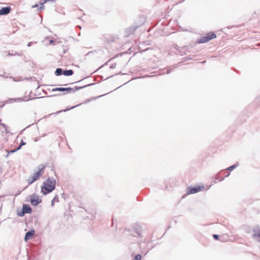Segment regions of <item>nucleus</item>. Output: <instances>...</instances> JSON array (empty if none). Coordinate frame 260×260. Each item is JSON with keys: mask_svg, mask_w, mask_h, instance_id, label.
I'll list each match as a JSON object with an SVG mask.
<instances>
[{"mask_svg": "<svg viewBox=\"0 0 260 260\" xmlns=\"http://www.w3.org/2000/svg\"><path fill=\"white\" fill-rule=\"evenodd\" d=\"M142 258V256L140 254H138L135 256L133 259L134 260H141Z\"/></svg>", "mask_w": 260, "mask_h": 260, "instance_id": "6ab92c4d", "label": "nucleus"}, {"mask_svg": "<svg viewBox=\"0 0 260 260\" xmlns=\"http://www.w3.org/2000/svg\"><path fill=\"white\" fill-rule=\"evenodd\" d=\"M8 55L13 56V55H14V54H12V53H10V52H9L8 54Z\"/></svg>", "mask_w": 260, "mask_h": 260, "instance_id": "2f4dec72", "label": "nucleus"}, {"mask_svg": "<svg viewBox=\"0 0 260 260\" xmlns=\"http://www.w3.org/2000/svg\"><path fill=\"white\" fill-rule=\"evenodd\" d=\"M81 81V80L79 81H78L77 82H78V83H79V82H80Z\"/></svg>", "mask_w": 260, "mask_h": 260, "instance_id": "c9c22d12", "label": "nucleus"}, {"mask_svg": "<svg viewBox=\"0 0 260 260\" xmlns=\"http://www.w3.org/2000/svg\"><path fill=\"white\" fill-rule=\"evenodd\" d=\"M14 55H18V56H20L21 54L18 52H15L14 54Z\"/></svg>", "mask_w": 260, "mask_h": 260, "instance_id": "cd10ccee", "label": "nucleus"}, {"mask_svg": "<svg viewBox=\"0 0 260 260\" xmlns=\"http://www.w3.org/2000/svg\"><path fill=\"white\" fill-rule=\"evenodd\" d=\"M10 101H12L14 102H21L23 101H25L24 100H23V98H17V99H10Z\"/></svg>", "mask_w": 260, "mask_h": 260, "instance_id": "4468645a", "label": "nucleus"}, {"mask_svg": "<svg viewBox=\"0 0 260 260\" xmlns=\"http://www.w3.org/2000/svg\"><path fill=\"white\" fill-rule=\"evenodd\" d=\"M204 188L203 185L189 186L186 188V194H190L198 193Z\"/></svg>", "mask_w": 260, "mask_h": 260, "instance_id": "20e7f679", "label": "nucleus"}, {"mask_svg": "<svg viewBox=\"0 0 260 260\" xmlns=\"http://www.w3.org/2000/svg\"><path fill=\"white\" fill-rule=\"evenodd\" d=\"M94 83H90L83 86H75V89H73L71 87H56L52 89V92L55 91H67L68 92H75L76 91L83 89L86 87L90 86L93 85Z\"/></svg>", "mask_w": 260, "mask_h": 260, "instance_id": "7ed1b4c3", "label": "nucleus"}, {"mask_svg": "<svg viewBox=\"0 0 260 260\" xmlns=\"http://www.w3.org/2000/svg\"><path fill=\"white\" fill-rule=\"evenodd\" d=\"M1 121H2V120L0 119V123H2Z\"/></svg>", "mask_w": 260, "mask_h": 260, "instance_id": "e433bc0d", "label": "nucleus"}, {"mask_svg": "<svg viewBox=\"0 0 260 260\" xmlns=\"http://www.w3.org/2000/svg\"><path fill=\"white\" fill-rule=\"evenodd\" d=\"M46 166L40 165L38 166V171L34 173L28 179L27 182L28 184H31L38 180L42 175Z\"/></svg>", "mask_w": 260, "mask_h": 260, "instance_id": "f03ea898", "label": "nucleus"}, {"mask_svg": "<svg viewBox=\"0 0 260 260\" xmlns=\"http://www.w3.org/2000/svg\"><path fill=\"white\" fill-rule=\"evenodd\" d=\"M138 27H139L138 26H132L130 27H129L126 30V32H127V35H131V34H133Z\"/></svg>", "mask_w": 260, "mask_h": 260, "instance_id": "9d476101", "label": "nucleus"}, {"mask_svg": "<svg viewBox=\"0 0 260 260\" xmlns=\"http://www.w3.org/2000/svg\"><path fill=\"white\" fill-rule=\"evenodd\" d=\"M11 7L9 6L3 7L0 9V15H6L8 14L11 11Z\"/></svg>", "mask_w": 260, "mask_h": 260, "instance_id": "6e6552de", "label": "nucleus"}, {"mask_svg": "<svg viewBox=\"0 0 260 260\" xmlns=\"http://www.w3.org/2000/svg\"><path fill=\"white\" fill-rule=\"evenodd\" d=\"M235 168V166H231L230 167H229L228 170H232L234 168Z\"/></svg>", "mask_w": 260, "mask_h": 260, "instance_id": "b1692460", "label": "nucleus"}, {"mask_svg": "<svg viewBox=\"0 0 260 260\" xmlns=\"http://www.w3.org/2000/svg\"><path fill=\"white\" fill-rule=\"evenodd\" d=\"M54 41L53 40H50L49 41V43L50 44H52L53 43Z\"/></svg>", "mask_w": 260, "mask_h": 260, "instance_id": "7c9ffc66", "label": "nucleus"}, {"mask_svg": "<svg viewBox=\"0 0 260 260\" xmlns=\"http://www.w3.org/2000/svg\"><path fill=\"white\" fill-rule=\"evenodd\" d=\"M74 74V71L72 70H66L63 71V75L66 76H70Z\"/></svg>", "mask_w": 260, "mask_h": 260, "instance_id": "9b49d317", "label": "nucleus"}, {"mask_svg": "<svg viewBox=\"0 0 260 260\" xmlns=\"http://www.w3.org/2000/svg\"><path fill=\"white\" fill-rule=\"evenodd\" d=\"M25 144H26V143L24 142L22 140H21L19 146L17 147V149H20L21 147L23 145H25Z\"/></svg>", "mask_w": 260, "mask_h": 260, "instance_id": "412c9836", "label": "nucleus"}, {"mask_svg": "<svg viewBox=\"0 0 260 260\" xmlns=\"http://www.w3.org/2000/svg\"><path fill=\"white\" fill-rule=\"evenodd\" d=\"M210 40H211V32H208L206 36L201 37L198 39L196 43L197 44H202L208 42Z\"/></svg>", "mask_w": 260, "mask_h": 260, "instance_id": "423d86ee", "label": "nucleus"}, {"mask_svg": "<svg viewBox=\"0 0 260 260\" xmlns=\"http://www.w3.org/2000/svg\"><path fill=\"white\" fill-rule=\"evenodd\" d=\"M38 7V5L37 4H36L35 6H34L32 7L35 8V7Z\"/></svg>", "mask_w": 260, "mask_h": 260, "instance_id": "473e14b6", "label": "nucleus"}, {"mask_svg": "<svg viewBox=\"0 0 260 260\" xmlns=\"http://www.w3.org/2000/svg\"><path fill=\"white\" fill-rule=\"evenodd\" d=\"M80 105V104L78 105H76V106H73V107H72L71 108H70V109H65V110H64L59 111H58L57 113H60V112H66V111H68V110H69L73 109H74V108H76V107H77L79 106Z\"/></svg>", "mask_w": 260, "mask_h": 260, "instance_id": "aec40b11", "label": "nucleus"}, {"mask_svg": "<svg viewBox=\"0 0 260 260\" xmlns=\"http://www.w3.org/2000/svg\"><path fill=\"white\" fill-rule=\"evenodd\" d=\"M0 124L5 129H6L7 128V126L3 123H0Z\"/></svg>", "mask_w": 260, "mask_h": 260, "instance_id": "4be33fe9", "label": "nucleus"}, {"mask_svg": "<svg viewBox=\"0 0 260 260\" xmlns=\"http://www.w3.org/2000/svg\"><path fill=\"white\" fill-rule=\"evenodd\" d=\"M1 184V181H0V184Z\"/></svg>", "mask_w": 260, "mask_h": 260, "instance_id": "4c0bfd02", "label": "nucleus"}, {"mask_svg": "<svg viewBox=\"0 0 260 260\" xmlns=\"http://www.w3.org/2000/svg\"><path fill=\"white\" fill-rule=\"evenodd\" d=\"M56 180L53 177H48L47 179L43 183L41 186V192L44 195L52 192L55 188Z\"/></svg>", "mask_w": 260, "mask_h": 260, "instance_id": "f257e3e1", "label": "nucleus"}, {"mask_svg": "<svg viewBox=\"0 0 260 260\" xmlns=\"http://www.w3.org/2000/svg\"><path fill=\"white\" fill-rule=\"evenodd\" d=\"M186 194H184L183 196H182V198H184L185 197Z\"/></svg>", "mask_w": 260, "mask_h": 260, "instance_id": "72a5a7b5", "label": "nucleus"}, {"mask_svg": "<svg viewBox=\"0 0 260 260\" xmlns=\"http://www.w3.org/2000/svg\"><path fill=\"white\" fill-rule=\"evenodd\" d=\"M19 150V149H17V148H16V149H13V150H11V151H10V152H9V153H13L15 152L16 151H17V150Z\"/></svg>", "mask_w": 260, "mask_h": 260, "instance_id": "5701e85b", "label": "nucleus"}, {"mask_svg": "<svg viewBox=\"0 0 260 260\" xmlns=\"http://www.w3.org/2000/svg\"><path fill=\"white\" fill-rule=\"evenodd\" d=\"M35 234L34 230H31L26 233L24 237V241L25 242L31 239Z\"/></svg>", "mask_w": 260, "mask_h": 260, "instance_id": "0eeeda50", "label": "nucleus"}, {"mask_svg": "<svg viewBox=\"0 0 260 260\" xmlns=\"http://www.w3.org/2000/svg\"><path fill=\"white\" fill-rule=\"evenodd\" d=\"M63 71L61 68H57L55 71V75L57 76H60L63 74Z\"/></svg>", "mask_w": 260, "mask_h": 260, "instance_id": "f8f14e48", "label": "nucleus"}, {"mask_svg": "<svg viewBox=\"0 0 260 260\" xmlns=\"http://www.w3.org/2000/svg\"><path fill=\"white\" fill-rule=\"evenodd\" d=\"M32 42H30L28 43H27V46L28 47H30L31 46V45H32Z\"/></svg>", "mask_w": 260, "mask_h": 260, "instance_id": "bb28decb", "label": "nucleus"}, {"mask_svg": "<svg viewBox=\"0 0 260 260\" xmlns=\"http://www.w3.org/2000/svg\"><path fill=\"white\" fill-rule=\"evenodd\" d=\"M26 214L24 211V210L23 209V208L22 209V210L20 211V212L18 211L17 212V215L19 217H22L24 215V214Z\"/></svg>", "mask_w": 260, "mask_h": 260, "instance_id": "2eb2a0df", "label": "nucleus"}, {"mask_svg": "<svg viewBox=\"0 0 260 260\" xmlns=\"http://www.w3.org/2000/svg\"><path fill=\"white\" fill-rule=\"evenodd\" d=\"M22 208L25 213L30 214L32 212V209L28 204H23L22 206Z\"/></svg>", "mask_w": 260, "mask_h": 260, "instance_id": "1a4fd4ad", "label": "nucleus"}, {"mask_svg": "<svg viewBox=\"0 0 260 260\" xmlns=\"http://www.w3.org/2000/svg\"><path fill=\"white\" fill-rule=\"evenodd\" d=\"M77 27H79V28H81V27L80 25H78Z\"/></svg>", "mask_w": 260, "mask_h": 260, "instance_id": "f704fd0d", "label": "nucleus"}, {"mask_svg": "<svg viewBox=\"0 0 260 260\" xmlns=\"http://www.w3.org/2000/svg\"><path fill=\"white\" fill-rule=\"evenodd\" d=\"M253 236L254 237L260 238V231H255L254 232Z\"/></svg>", "mask_w": 260, "mask_h": 260, "instance_id": "f3484780", "label": "nucleus"}, {"mask_svg": "<svg viewBox=\"0 0 260 260\" xmlns=\"http://www.w3.org/2000/svg\"><path fill=\"white\" fill-rule=\"evenodd\" d=\"M171 70H171V69H168L167 70V72H166V73H167V74H169L170 73H171Z\"/></svg>", "mask_w": 260, "mask_h": 260, "instance_id": "a878e982", "label": "nucleus"}, {"mask_svg": "<svg viewBox=\"0 0 260 260\" xmlns=\"http://www.w3.org/2000/svg\"><path fill=\"white\" fill-rule=\"evenodd\" d=\"M213 237L214 238V239L215 240H217L218 239V235H212Z\"/></svg>", "mask_w": 260, "mask_h": 260, "instance_id": "393cba45", "label": "nucleus"}, {"mask_svg": "<svg viewBox=\"0 0 260 260\" xmlns=\"http://www.w3.org/2000/svg\"><path fill=\"white\" fill-rule=\"evenodd\" d=\"M56 201L57 202H58V196L57 195H56L54 198L52 199V200L51 201V206H53L54 204V202L55 201Z\"/></svg>", "mask_w": 260, "mask_h": 260, "instance_id": "dca6fc26", "label": "nucleus"}, {"mask_svg": "<svg viewBox=\"0 0 260 260\" xmlns=\"http://www.w3.org/2000/svg\"><path fill=\"white\" fill-rule=\"evenodd\" d=\"M29 197L30 198V202L31 205L34 206H36L42 202V200L38 194L34 193L30 196Z\"/></svg>", "mask_w": 260, "mask_h": 260, "instance_id": "39448f33", "label": "nucleus"}, {"mask_svg": "<svg viewBox=\"0 0 260 260\" xmlns=\"http://www.w3.org/2000/svg\"><path fill=\"white\" fill-rule=\"evenodd\" d=\"M54 0H44V2L43 3H41V6L39 8H38V10L39 11H41L43 9H45V7L44 6H43V4L45 3H47L48 2H53Z\"/></svg>", "mask_w": 260, "mask_h": 260, "instance_id": "ddd939ff", "label": "nucleus"}, {"mask_svg": "<svg viewBox=\"0 0 260 260\" xmlns=\"http://www.w3.org/2000/svg\"><path fill=\"white\" fill-rule=\"evenodd\" d=\"M216 38V35L212 33V39Z\"/></svg>", "mask_w": 260, "mask_h": 260, "instance_id": "c85d7f7f", "label": "nucleus"}, {"mask_svg": "<svg viewBox=\"0 0 260 260\" xmlns=\"http://www.w3.org/2000/svg\"><path fill=\"white\" fill-rule=\"evenodd\" d=\"M133 236L134 237H142V234H141V232L137 230L136 231V234L135 235H133Z\"/></svg>", "mask_w": 260, "mask_h": 260, "instance_id": "a211bd4d", "label": "nucleus"}, {"mask_svg": "<svg viewBox=\"0 0 260 260\" xmlns=\"http://www.w3.org/2000/svg\"><path fill=\"white\" fill-rule=\"evenodd\" d=\"M115 64H112V66H111L110 68L113 69L115 68Z\"/></svg>", "mask_w": 260, "mask_h": 260, "instance_id": "c756f323", "label": "nucleus"}]
</instances>
